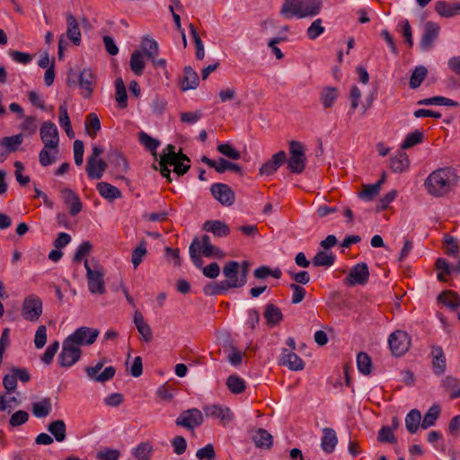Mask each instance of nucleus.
Returning a JSON list of instances; mask_svg holds the SVG:
<instances>
[{"label":"nucleus","mask_w":460,"mask_h":460,"mask_svg":"<svg viewBox=\"0 0 460 460\" xmlns=\"http://www.w3.org/2000/svg\"><path fill=\"white\" fill-rule=\"evenodd\" d=\"M459 177L455 169L443 167L432 172L425 181V188L434 197L448 194L458 183Z\"/></svg>","instance_id":"f257e3e1"},{"label":"nucleus","mask_w":460,"mask_h":460,"mask_svg":"<svg viewBox=\"0 0 460 460\" xmlns=\"http://www.w3.org/2000/svg\"><path fill=\"white\" fill-rule=\"evenodd\" d=\"M323 8L322 0H285L280 14L286 19L296 16L299 19L319 14Z\"/></svg>","instance_id":"f03ea898"},{"label":"nucleus","mask_w":460,"mask_h":460,"mask_svg":"<svg viewBox=\"0 0 460 460\" xmlns=\"http://www.w3.org/2000/svg\"><path fill=\"white\" fill-rule=\"evenodd\" d=\"M290 157L288 160V169L292 173L300 174L305 168L306 156L302 143L291 140L289 141Z\"/></svg>","instance_id":"7ed1b4c3"},{"label":"nucleus","mask_w":460,"mask_h":460,"mask_svg":"<svg viewBox=\"0 0 460 460\" xmlns=\"http://www.w3.org/2000/svg\"><path fill=\"white\" fill-rule=\"evenodd\" d=\"M82 356V349L68 338H66L62 344L61 352L58 355V364L62 367H70L75 365Z\"/></svg>","instance_id":"20e7f679"},{"label":"nucleus","mask_w":460,"mask_h":460,"mask_svg":"<svg viewBox=\"0 0 460 460\" xmlns=\"http://www.w3.org/2000/svg\"><path fill=\"white\" fill-rule=\"evenodd\" d=\"M42 300L34 294L29 295L23 300L21 314L23 319L37 322L42 314Z\"/></svg>","instance_id":"39448f33"},{"label":"nucleus","mask_w":460,"mask_h":460,"mask_svg":"<svg viewBox=\"0 0 460 460\" xmlns=\"http://www.w3.org/2000/svg\"><path fill=\"white\" fill-rule=\"evenodd\" d=\"M388 343L392 354L395 357H401L408 351L411 338L406 332L396 330L389 335Z\"/></svg>","instance_id":"423d86ee"},{"label":"nucleus","mask_w":460,"mask_h":460,"mask_svg":"<svg viewBox=\"0 0 460 460\" xmlns=\"http://www.w3.org/2000/svg\"><path fill=\"white\" fill-rule=\"evenodd\" d=\"M40 139L45 147H51L58 154L59 134L57 126L50 120L44 121L40 129Z\"/></svg>","instance_id":"0eeeda50"},{"label":"nucleus","mask_w":460,"mask_h":460,"mask_svg":"<svg viewBox=\"0 0 460 460\" xmlns=\"http://www.w3.org/2000/svg\"><path fill=\"white\" fill-rule=\"evenodd\" d=\"M100 332L98 329L82 326L77 328L66 338H68L71 342H74L78 347L90 346L95 342Z\"/></svg>","instance_id":"6e6552de"},{"label":"nucleus","mask_w":460,"mask_h":460,"mask_svg":"<svg viewBox=\"0 0 460 460\" xmlns=\"http://www.w3.org/2000/svg\"><path fill=\"white\" fill-rule=\"evenodd\" d=\"M84 268L86 270L88 288L90 292L93 294H103L105 292L103 271L99 269L93 270L87 260L84 261Z\"/></svg>","instance_id":"1a4fd4ad"},{"label":"nucleus","mask_w":460,"mask_h":460,"mask_svg":"<svg viewBox=\"0 0 460 460\" xmlns=\"http://www.w3.org/2000/svg\"><path fill=\"white\" fill-rule=\"evenodd\" d=\"M105 363L104 359H101L97 362V364L93 367H85V373L87 376L94 381L99 383H105L109 380H111L115 374H116V368L112 366L107 367L104 368V370L102 373H99L100 370L103 367Z\"/></svg>","instance_id":"9d476101"},{"label":"nucleus","mask_w":460,"mask_h":460,"mask_svg":"<svg viewBox=\"0 0 460 460\" xmlns=\"http://www.w3.org/2000/svg\"><path fill=\"white\" fill-rule=\"evenodd\" d=\"M203 420L202 412L197 408H192L183 411L176 419L175 423L177 426L192 430L200 426Z\"/></svg>","instance_id":"9b49d317"},{"label":"nucleus","mask_w":460,"mask_h":460,"mask_svg":"<svg viewBox=\"0 0 460 460\" xmlns=\"http://www.w3.org/2000/svg\"><path fill=\"white\" fill-rule=\"evenodd\" d=\"M369 279V270L366 262H360L353 266L348 276L344 279V283L348 287L356 285H365Z\"/></svg>","instance_id":"f8f14e48"},{"label":"nucleus","mask_w":460,"mask_h":460,"mask_svg":"<svg viewBox=\"0 0 460 460\" xmlns=\"http://www.w3.org/2000/svg\"><path fill=\"white\" fill-rule=\"evenodd\" d=\"M210 192L215 199L223 206H232L235 201V194L232 188L226 183H213Z\"/></svg>","instance_id":"ddd939ff"},{"label":"nucleus","mask_w":460,"mask_h":460,"mask_svg":"<svg viewBox=\"0 0 460 460\" xmlns=\"http://www.w3.org/2000/svg\"><path fill=\"white\" fill-rule=\"evenodd\" d=\"M201 162L206 164L208 167L215 169L218 173H224L226 171H232L240 176L243 175V168L235 163L230 162L225 158L220 157L217 161L212 160L206 155L201 157Z\"/></svg>","instance_id":"4468645a"},{"label":"nucleus","mask_w":460,"mask_h":460,"mask_svg":"<svg viewBox=\"0 0 460 460\" xmlns=\"http://www.w3.org/2000/svg\"><path fill=\"white\" fill-rule=\"evenodd\" d=\"M440 27L433 22H427L424 25V31L420 41L422 50H429L433 47L435 40L439 34Z\"/></svg>","instance_id":"2eb2a0df"},{"label":"nucleus","mask_w":460,"mask_h":460,"mask_svg":"<svg viewBox=\"0 0 460 460\" xmlns=\"http://www.w3.org/2000/svg\"><path fill=\"white\" fill-rule=\"evenodd\" d=\"M430 357L433 373L436 376H442L447 369V358L442 347L432 345Z\"/></svg>","instance_id":"dca6fc26"},{"label":"nucleus","mask_w":460,"mask_h":460,"mask_svg":"<svg viewBox=\"0 0 460 460\" xmlns=\"http://www.w3.org/2000/svg\"><path fill=\"white\" fill-rule=\"evenodd\" d=\"M287 155L285 151L280 150L274 154L272 157L266 161L260 168V174L261 175H272L278 169L286 162Z\"/></svg>","instance_id":"f3484780"},{"label":"nucleus","mask_w":460,"mask_h":460,"mask_svg":"<svg viewBox=\"0 0 460 460\" xmlns=\"http://www.w3.org/2000/svg\"><path fill=\"white\" fill-rule=\"evenodd\" d=\"M279 363L293 371L302 370L305 367L303 359L292 350L285 348L282 349Z\"/></svg>","instance_id":"a211bd4d"},{"label":"nucleus","mask_w":460,"mask_h":460,"mask_svg":"<svg viewBox=\"0 0 460 460\" xmlns=\"http://www.w3.org/2000/svg\"><path fill=\"white\" fill-rule=\"evenodd\" d=\"M203 411L207 417L219 419L224 424L229 423L233 420V413L226 407L214 404L203 407Z\"/></svg>","instance_id":"6ab92c4d"},{"label":"nucleus","mask_w":460,"mask_h":460,"mask_svg":"<svg viewBox=\"0 0 460 460\" xmlns=\"http://www.w3.org/2000/svg\"><path fill=\"white\" fill-rule=\"evenodd\" d=\"M94 75L90 69H84L78 76V85L83 90V96L89 99L93 92Z\"/></svg>","instance_id":"aec40b11"},{"label":"nucleus","mask_w":460,"mask_h":460,"mask_svg":"<svg viewBox=\"0 0 460 460\" xmlns=\"http://www.w3.org/2000/svg\"><path fill=\"white\" fill-rule=\"evenodd\" d=\"M239 268L240 264L235 261H230L226 262L223 267V275L226 278V279L223 280L222 282L228 283L230 285V289L243 287L233 285L234 282H239Z\"/></svg>","instance_id":"412c9836"},{"label":"nucleus","mask_w":460,"mask_h":460,"mask_svg":"<svg viewBox=\"0 0 460 460\" xmlns=\"http://www.w3.org/2000/svg\"><path fill=\"white\" fill-rule=\"evenodd\" d=\"M62 199L69 207L71 216H76L82 210V202L79 196L70 189H64L61 191Z\"/></svg>","instance_id":"4be33fe9"},{"label":"nucleus","mask_w":460,"mask_h":460,"mask_svg":"<svg viewBox=\"0 0 460 460\" xmlns=\"http://www.w3.org/2000/svg\"><path fill=\"white\" fill-rule=\"evenodd\" d=\"M66 19L67 24L66 36L75 45L79 46L81 43V31L78 22L71 13H67Z\"/></svg>","instance_id":"5701e85b"},{"label":"nucleus","mask_w":460,"mask_h":460,"mask_svg":"<svg viewBox=\"0 0 460 460\" xmlns=\"http://www.w3.org/2000/svg\"><path fill=\"white\" fill-rule=\"evenodd\" d=\"M338 443L336 432L332 428L323 429V437L321 439V447L323 452L331 454L334 451Z\"/></svg>","instance_id":"b1692460"},{"label":"nucleus","mask_w":460,"mask_h":460,"mask_svg":"<svg viewBox=\"0 0 460 460\" xmlns=\"http://www.w3.org/2000/svg\"><path fill=\"white\" fill-rule=\"evenodd\" d=\"M203 230L211 232L217 237H226L230 234L229 226L219 220H208L203 225Z\"/></svg>","instance_id":"393cba45"},{"label":"nucleus","mask_w":460,"mask_h":460,"mask_svg":"<svg viewBox=\"0 0 460 460\" xmlns=\"http://www.w3.org/2000/svg\"><path fill=\"white\" fill-rule=\"evenodd\" d=\"M134 323L142 336V341L146 343L150 342L153 340L151 327L146 323L143 314L139 311L135 312Z\"/></svg>","instance_id":"a878e982"},{"label":"nucleus","mask_w":460,"mask_h":460,"mask_svg":"<svg viewBox=\"0 0 460 460\" xmlns=\"http://www.w3.org/2000/svg\"><path fill=\"white\" fill-rule=\"evenodd\" d=\"M435 11L445 18L453 17L460 14V3L448 4L445 1H438L435 4Z\"/></svg>","instance_id":"bb28decb"},{"label":"nucleus","mask_w":460,"mask_h":460,"mask_svg":"<svg viewBox=\"0 0 460 460\" xmlns=\"http://www.w3.org/2000/svg\"><path fill=\"white\" fill-rule=\"evenodd\" d=\"M96 189L102 198L110 201H113L114 199H120L122 197L121 191L117 187L105 181L98 182Z\"/></svg>","instance_id":"cd10ccee"},{"label":"nucleus","mask_w":460,"mask_h":460,"mask_svg":"<svg viewBox=\"0 0 460 460\" xmlns=\"http://www.w3.org/2000/svg\"><path fill=\"white\" fill-rule=\"evenodd\" d=\"M52 411V402L49 397H45L40 402H32V414L39 419L46 418Z\"/></svg>","instance_id":"c85d7f7f"},{"label":"nucleus","mask_w":460,"mask_h":460,"mask_svg":"<svg viewBox=\"0 0 460 460\" xmlns=\"http://www.w3.org/2000/svg\"><path fill=\"white\" fill-rule=\"evenodd\" d=\"M339 97V90L334 86H325L320 93V102L323 109L332 108Z\"/></svg>","instance_id":"c756f323"},{"label":"nucleus","mask_w":460,"mask_h":460,"mask_svg":"<svg viewBox=\"0 0 460 460\" xmlns=\"http://www.w3.org/2000/svg\"><path fill=\"white\" fill-rule=\"evenodd\" d=\"M410 161L405 152H400L390 158V169L395 173H401L408 169Z\"/></svg>","instance_id":"7c9ffc66"},{"label":"nucleus","mask_w":460,"mask_h":460,"mask_svg":"<svg viewBox=\"0 0 460 460\" xmlns=\"http://www.w3.org/2000/svg\"><path fill=\"white\" fill-rule=\"evenodd\" d=\"M438 301L452 310L460 306V296L450 289L442 291L438 296Z\"/></svg>","instance_id":"2f4dec72"},{"label":"nucleus","mask_w":460,"mask_h":460,"mask_svg":"<svg viewBox=\"0 0 460 460\" xmlns=\"http://www.w3.org/2000/svg\"><path fill=\"white\" fill-rule=\"evenodd\" d=\"M252 441L259 448L270 449L273 445V437L264 429H258L252 436Z\"/></svg>","instance_id":"473e14b6"},{"label":"nucleus","mask_w":460,"mask_h":460,"mask_svg":"<svg viewBox=\"0 0 460 460\" xmlns=\"http://www.w3.org/2000/svg\"><path fill=\"white\" fill-rule=\"evenodd\" d=\"M263 316L270 326H276L283 320L281 310L274 304L266 305Z\"/></svg>","instance_id":"72a5a7b5"},{"label":"nucleus","mask_w":460,"mask_h":460,"mask_svg":"<svg viewBox=\"0 0 460 460\" xmlns=\"http://www.w3.org/2000/svg\"><path fill=\"white\" fill-rule=\"evenodd\" d=\"M48 431L58 442H63L66 438V425L63 420H56L48 425Z\"/></svg>","instance_id":"f704fd0d"},{"label":"nucleus","mask_w":460,"mask_h":460,"mask_svg":"<svg viewBox=\"0 0 460 460\" xmlns=\"http://www.w3.org/2000/svg\"><path fill=\"white\" fill-rule=\"evenodd\" d=\"M183 73L181 83L182 91L196 89L199 82L198 74L190 66L184 67Z\"/></svg>","instance_id":"c9c22d12"},{"label":"nucleus","mask_w":460,"mask_h":460,"mask_svg":"<svg viewBox=\"0 0 460 460\" xmlns=\"http://www.w3.org/2000/svg\"><path fill=\"white\" fill-rule=\"evenodd\" d=\"M109 161L117 172L121 173L127 172L128 163L121 152L118 150L111 152L109 154Z\"/></svg>","instance_id":"e433bc0d"},{"label":"nucleus","mask_w":460,"mask_h":460,"mask_svg":"<svg viewBox=\"0 0 460 460\" xmlns=\"http://www.w3.org/2000/svg\"><path fill=\"white\" fill-rule=\"evenodd\" d=\"M107 163L102 159H97L95 163L87 164L86 172L88 177L93 180L101 179L107 169Z\"/></svg>","instance_id":"4c0bfd02"},{"label":"nucleus","mask_w":460,"mask_h":460,"mask_svg":"<svg viewBox=\"0 0 460 460\" xmlns=\"http://www.w3.org/2000/svg\"><path fill=\"white\" fill-rule=\"evenodd\" d=\"M418 105H443V106H449V107H458L459 103L452 99L444 97V96H433L429 98H425L419 100L417 102Z\"/></svg>","instance_id":"58836bf2"},{"label":"nucleus","mask_w":460,"mask_h":460,"mask_svg":"<svg viewBox=\"0 0 460 460\" xmlns=\"http://www.w3.org/2000/svg\"><path fill=\"white\" fill-rule=\"evenodd\" d=\"M421 414L417 409L411 410L405 417V426L411 434L417 432L420 425L421 424Z\"/></svg>","instance_id":"ea45409f"},{"label":"nucleus","mask_w":460,"mask_h":460,"mask_svg":"<svg viewBox=\"0 0 460 460\" xmlns=\"http://www.w3.org/2000/svg\"><path fill=\"white\" fill-rule=\"evenodd\" d=\"M144 55L149 59L157 58L159 54V47L156 40L153 38H149L148 36L144 37L141 45H140Z\"/></svg>","instance_id":"a19ab883"},{"label":"nucleus","mask_w":460,"mask_h":460,"mask_svg":"<svg viewBox=\"0 0 460 460\" xmlns=\"http://www.w3.org/2000/svg\"><path fill=\"white\" fill-rule=\"evenodd\" d=\"M441 412V408L438 404H433L428 411L425 413L424 418L421 421V428L426 429L435 425Z\"/></svg>","instance_id":"79ce46f5"},{"label":"nucleus","mask_w":460,"mask_h":460,"mask_svg":"<svg viewBox=\"0 0 460 460\" xmlns=\"http://www.w3.org/2000/svg\"><path fill=\"white\" fill-rule=\"evenodd\" d=\"M230 289V285L226 282H210L204 286L203 293L206 296H218L226 293Z\"/></svg>","instance_id":"37998d69"},{"label":"nucleus","mask_w":460,"mask_h":460,"mask_svg":"<svg viewBox=\"0 0 460 460\" xmlns=\"http://www.w3.org/2000/svg\"><path fill=\"white\" fill-rule=\"evenodd\" d=\"M85 130L87 134L92 137L95 138L97 133L101 130V122L98 116L92 112L88 114L84 121Z\"/></svg>","instance_id":"c03bdc74"},{"label":"nucleus","mask_w":460,"mask_h":460,"mask_svg":"<svg viewBox=\"0 0 460 460\" xmlns=\"http://www.w3.org/2000/svg\"><path fill=\"white\" fill-rule=\"evenodd\" d=\"M130 69L136 75H142L145 70V61L140 50L132 52L129 61Z\"/></svg>","instance_id":"a18cd8bd"},{"label":"nucleus","mask_w":460,"mask_h":460,"mask_svg":"<svg viewBox=\"0 0 460 460\" xmlns=\"http://www.w3.org/2000/svg\"><path fill=\"white\" fill-rule=\"evenodd\" d=\"M312 261L314 267H331L335 262V255L332 252L327 253L324 251H319Z\"/></svg>","instance_id":"49530a36"},{"label":"nucleus","mask_w":460,"mask_h":460,"mask_svg":"<svg viewBox=\"0 0 460 460\" xmlns=\"http://www.w3.org/2000/svg\"><path fill=\"white\" fill-rule=\"evenodd\" d=\"M116 101L120 109H125L128 106V94L122 78L119 77L115 80Z\"/></svg>","instance_id":"de8ad7c7"},{"label":"nucleus","mask_w":460,"mask_h":460,"mask_svg":"<svg viewBox=\"0 0 460 460\" xmlns=\"http://www.w3.org/2000/svg\"><path fill=\"white\" fill-rule=\"evenodd\" d=\"M427 75L428 70L425 66H416L410 78V87L411 89H417L418 87H420L423 80L426 78Z\"/></svg>","instance_id":"09e8293b"},{"label":"nucleus","mask_w":460,"mask_h":460,"mask_svg":"<svg viewBox=\"0 0 460 460\" xmlns=\"http://www.w3.org/2000/svg\"><path fill=\"white\" fill-rule=\"evenodd\" d=\"M139 142L146 146V148L152 153L156 159V149L160 146V141L152 137L147 133L141 131L138 135Z\"/></svg>","instance_id":"8fccbe9b"},{"label":"nucleus","mask_w":460,"mask_h":460,"mask_svg":"<svg viewBox=\"0 0 460 460\" xmlns=\"http://www.w3.org/2000/svg\"><path fill=\"white\" fill-rule=\"evenodd\" d=\"M0 141L8 149L10 153L16 152L23 141V135L22 133L11 137H4Z\"/></svg>","instance_id":"3c124183"},{"label":"nucleus","mask_w":460,"mask_h":460,"mask_svg":"<svg viewBox=\"0 0 460 460\" xmlns=\"http://www.w3.org/2000/svg\"><path fill=\"white\" fill-rule=\"evenodd\" d=\"M146 253V241L142 239L139 244L132 252L131 261L135 269L139 266Z\"/></svg>","instance_id":"603ef678"},{"label":"nucleus","mask_w":460,"mask_h":460,"mask_svg":"<svg viewBox=\"0 0 460 460\" xmlns=\"http://www.w3.org/2000/svg\"><path fill=\"white\" fill-rule=\"evenodd\" d=\"M227 388L235 394H241L245 390V382L236 375H231L226 380Z\"/></svg>","instance_id":"864d4df0"},{"label":"nucleus","mask_w":460,"mask_h":460,"mask_svg":"<svg viewBox=\"0 0 460 460\" xmlns=\"http://www.w3.org/2000/svg\"><path fill=\"white\" fill-rule=\"evenodd\" d=\"M358 368L363 375H369L372 370L371 358L366 352H359L357 356Z\"/></svg>","instance_id":"5fc2aeb1"},{"label":"nucleus","mask_w":460,"mask_h":460,"mask_svg":"<svg viewBox=\"0 0 460 460\" xmlns=\"http://www.w3.org/2000/svg\"><path fill=\"white\" fill-rule=\"evenodd\" d=\"M377 441L380 443L395 445L397 443V438L390 426H382L377 434Z\"/></svg>","instance_id":"6e6d98bb"},{"label":"nucleus","mask_w":460,"mask_h":460,"mask_svg":"<svg viewBox=\"0 0 460 460\" xmlns=\"http://www.w3.org/2000/svg\"><path fill=\"white\" fill-rule=\"evenodd\" d=\"M152 452V445L149 442H142L135 448L134 456L137 460H149Z\"/></svg>","instance_id":"4d7b16f0"},{"label":"nucleus","mask_w":460,"mask_h":460,"mask_svg":"<svg viewBox=\"0 0 460 460\" xmlns=\"http://www.w3.org/2000/svg\"><path fill=\"white\" fill-rule=\"evenodd\" d=\"M424 135L423 132L420 130H415L413 132L409 133L405 139L403 140L401 147L402 149H409L413 146L420 144L423 141Z\"/></svg>","instance_id":"13d9d810"},{"label":"nucleus","mask_w":460,"mask_h":460,"mask_svg":"<svg viewBox=\"0 0 460 460\" xmlns=\"http://www.w3.org/2000/svg\"><path fill=\"white\" fill-rule=\"evenodd\" d=\"M380 190L378 184H366L358 195L363 200L371 201L379 194Z\"/></svg>","instance_id":"bf43d9fd"},{"label":"nucleus","mask_w":460,"mask_h":460,"mask_svg":"<svg viewBox=\"0 0 460 460\" xmlns=\"http://www.w3.org/2000/svg\"><path fill=\"white\" fill-rule=\"evenodd\" d=\"M217 150L223 155L232 160H238L241 158V153L237 149H235L231 144H219L217 146Z\"/></svg>","instance_id":"052dcab7"},{"label":"nucleus","mask_w":460,"mask_h":460,"mask_svg":"<svg viewBox=\"0 0 460 460\" xmlns=\"http://www.w3.org/2000/svg\"><path fill=\"white\" fill-rule=\"evenodd\" d=\"M322 23H323L322 19L318 18V19L314 20L311 23V25L307 28L306 35L310 40H314L324 32L325 29L322 25Z\"/></svg>","instance_id":"680f3d73"},{"label":"nucleus","mask_w":460,"mask_h":460,"mask_svg":"<svg viewBox=\"0 0 460 460\" xmlns=\"http://www.w3.org/2000/svg\"><path fill=\"white\" fill-rule=\"evenodd\" d=\"M93 250V244L89 241L83 242L76 249L73 261L75 262H81L83 259L88 255Z\"/></svg>","instance_id":"e2e57ef3"},{"label":"nucleus","mask_w":460,"mask_h":460,"mask_svg":"<svg viewBox=\"0 0 460 460\" xmlns=\"http://www.w3.org/2000/svg\"><path fill=\"white\" fill-rule=\"evenodd\" d=\"M29 420V413L23 410L16 411L12 414L9 420V425L12 428L19 427L26 423Z\"/></svg>","instance_id":"0e129e2a"},{"label":"nucleus","mask_w":460,"mask_h":460,"mask_svg":"<svg viewBox=\"0 0 460 460\" xmlns=\"http://www.w3.org/2000/svg\"><path fill=\"white\" fill-rule=\"evenodd\" d=\"M197 244H198V237H195L190 245L189 252H190V260L193 262V264L197 268L201 269L202 265H203V260L201 259V256H200L201 253H199L198 249L196 248Z\"/></svg>","instance_id":"69168bd1"},{"label":"nucleus","mask_w":460,"mask_h":460,"mask_svg":"<svg viewBox=\"0 0 460 460\" xmlns=\"http://www.w3.org/2000/svg\"><path fill=\"white\" fill-rule=\"evenodd\" d=\"M444 243L447 246L445 253L449 256H456L459 252V246L456 240L450 234L444 235Z\"/></svg>","instance_id":"338daca9"},{"label":"nucleus","mask_w":460,"mask_h":460,"mask_svg":"<svg viewBox=\"0 0 460 460\" xmlns=\"http://www.w3.org/2000/svg\"><path fill=\"white\" fill-rule=\"evenodd\" d=\"M196 456L199 460H214L216 457V452L212 444H208L205 447L199 448Z\"/></svg>","instance_id":"774afa93"}]
</instances>
